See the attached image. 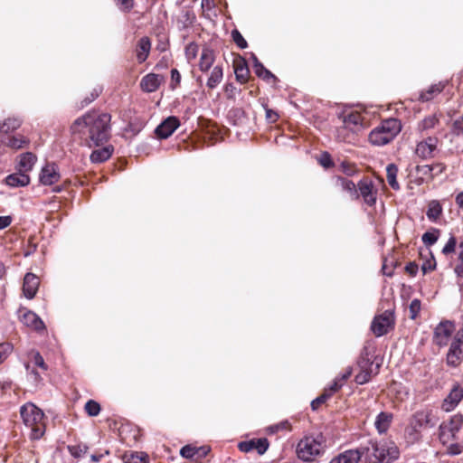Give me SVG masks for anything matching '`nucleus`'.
Listing matches in <instances>:
<instances>
[{
	"label": "nucleus",
	"instance_id": "1",
	"mask_svg": "<svg viewBox=\"0 0 463 463\" xmlns=\"http://www.w3.org/2000/svg\"><path fill=\"white\" fill-rule=\"evenodd\" d=\"M110 115L88 112L78 118L71 125L72 134L86 135L94 146H99L109 138Z\"/></svg>",
	"mask_w": 463,
	"mask_h": 463
},
{
	"label": "nucleus",
	"instance_id": "2",
	"mask_svg": "<svg viewBox=\"0 0 463 463\" xmlns=\"http://www.w3.org/2000/svg\"><path fill=\"white\" fill-rule=\"evenodd\" d=\"M365 463L391 462L399 458V449L393 442L369 440L360 447Z\"/></svg>",
	"mask_w": 463,
	"mask_h": 463
},
{
	"label": "nucleus",
	"instance_id": "3",
	"mask_svg": "<svg viewBox=\"0 0 463 463\" xmlns=\"http://www.w3.org/2000/svg\"><path fill=\"white\" fill-rule=\"evenodd\" d=\"M338 118L342 122L335 134L339 141L351 143L354 135L364 128V118L358 111L345 110L339 114Z\"/></svg>",
	"mask_w": 463,
	"mask_h": 463
},
{
	"label": "nucleus",
	"instance_id": "4",
	"mask_svg": "<svg viewBox=\"0 0 463 463\" xmlns=\"http://www.w3.org/2000/svg\"><path fill=\"white\" fill-rule=\"evenodd\" d=\"M326 448V439L322 434L303 437L296 448L298 458L303 461H312L323 455Z\"/></svg>",
	"mask_w": 463,
	"mask_h": 463
},
{
	"label": "nucleus",
	"instance_id": "5",
	"mask_svg": "<svg viewBox=\"0 0 463 463\" xmlns=\"http://www.w3.org/2000/svg\"><path fill=\"white\" fill-rule=\"evenodd\" d=\"M21 417L25 426L31 429V439H39L45 431L43 411L32 402H27L20 409Z\"/></svg>",
	"mask_w": 463,
	"mask_h": 463
},
{
	"label": "nucleus",
	"instance_id": "6",
	"mask_svg": "<svg viewBox=\"0 0 463 463\" xmlns=\"http://www.w3.org/2000/svg\"><path fill=\"white\" fill-rule=\"evenodd\" d=\"M401 129L402 126L398 119H386L371 131L369 141L373 146H384L390 143L400 133Z\"/></svg>",
	"mask_w": 463,
	"mask_h": 463
},
{
	"label": "nucleus",
	"instance_id": "7",
	"mask_svg": "<svg viewBox=\"0 0 463 463\" xmlns=\"http://www.w3.org/2000/svg\"><path fill=\"white\" fill-rule=\"evenodd\" d=\"M463 426V416L455 414L449 420L444 421L439 425V439L443 445H447L456 439L457 433Z\"/></svg>",
	"mask_w": 463,
	"mask_h": 463
},
{
	"label": "nucleus",
	"instance_id": "8",
	"mask_svg": "<svg viewBox=\"0 0 463 463\" xmlns=\"http://www.w3.org/2000/svg\"><path fill=\"white\" fill-rule=\"evenodd\" d=\"M394 326V317L392 311L386 310L376 316L371 325V329L375 336L380 337L386 335Z\"/></svg>",
	"mask_w": 463,
	"mask_h": 463
},
{
	"label": "nucleus",
	"instance_id": "9",
	"mask_svg": "<svg viewBox=\"0 0 463 463\" xmlns=\"http://www.w3.org/2000/svg\"><path fill=\"white\" fill-rule=\"evenodd\" d=\"M438 417L431 411H420L413 415L411 424L417 430L423 427H434L438 423Z\"/></svg>",
	"mask_w": 463,
	"mask_h": 463
},
{
	"label": "nucleus",
	"instance_id": "10",
	"mask_svg": "<svg viewBox=\"0 0 463 463\" xmlns=\"http://www.w3.org/2000/svg\"><path fill=\"white\" fill-rule=\"evenodd\" d=\"M357 187L358 194L362 196L364 202L369 206L374 205L376 203L377 189L373 186L372 181L363 179L358 183Z\"/></svg>",
	"mask_w": 463,
	"mask_h": 463
},
{
	"label": "nucleus",
	"instance_id": "11",
	"mask_svg": "<svg viewBox=\"0 0 463 463\" xmlns=\"http://www.w3.org/2000/svg\"><path fill=\"white\" fill-rule=\"evenodd\" d=\"M454 331V324L450 321L440 322L434 332V342L439 345L444 346L448 344L449 337Z\"/></svg>",
	"mask_w": 463,
	"mask_h": 463
},
{
	"label": "nucleus",
	"instance_id": "12",
	"mask_svg": "<svg viewBox=\"0 0 463 463\" xmlns=\"http://www.w3.org/2000/svg\"><path fill=\"white\" fill-rule=\"evenodd\" d=\"M179 125L180 122L176 117H168L156 128V134L159 138H167L175 131Z\"/></svg>",
	"mask_w": 463,
	"mask_h": 463
},
{
	"label": "nucleus",
	"instance_id": "13",
	"mask_svg": "<svg viewBox=\"0 0 463 463\" xmlns=\"http://www.w3.org/2000/svg\"><path fill=\"white\" fill-rule=\"evenodd\" d=\"M437 145L438 138L430 137L417 144L415 153L423 159L430 158L433 156V153L437 148Z\"/></svg>",
	"mask_w": 463,
	"mask_h": 463
},
{
	"label": "nucleus",
	"instance_id": "14",
	"mask_svg": "<svg viewBox=\"0 0 463 463\" xmlns=\"http://www.w3.org/2000/svg\"><path fill=\"white\" fill-rule=\"evenodd\" d=\"M463 399V388L458 384L455 385L449 395L444 399L442 409L445 411H453Z\"/></svg>",
	"mask_w": 463,
	"mask_h": 463
},
{
	"label": "nucleus",
	"instance_id": "15",
	"mask_svg": "<svg viewBox=\"0 0 463 463\" xmlns=\"http://www.w3.org/2000/svg\"><path fill=\"white\" fill-rule=\"evenodd\" d=\"M60 173L55 164H47L42 168L40 182L44 185H52L60 180Z\"/></svg>",
	"mask_w": 463,
	"mask_h": 463
},
{
	"label": "nucleus",
	"instance_id": "16",
	"mask_svg": "<svg viewBox=\"0 0 463 463\" xmlns=\"http://www.w3.org/2000/svg\"><path fill=\"white\" fill-rule=\"evenodd\" d=\"M21 321L25 326L37 332H42L45 329V325L43 320L33 311H25L21 316Z\"/></svg>",
	"mask_w": 463,
	"mask_h": 463
},
{
	"label": "nucleus",
	"instance_id": "17",
	"mask_svg": "<svg viewBox=\"0 0 463 463\" xmlns=\"http://www.w3.org/2000/svg\"><path fill=\"white\" fill-rule=\"evenodd\" d=\"M40 284L39 278L33 273H27L24 279L23 291L24 296L32 299L37 293Z\"/></svg>",
	"mask_w": 463,
	"mask_h": 463
},
{
	"label": "nucleus",
	"instance_id": "18",
	"mask_svg": "<svg viewBox=\"0 0 463 463\" xmlns=\"http://www.w3.org/2000/svg\"><path fill=\"white\" fill-rule=\"evenodd\" d=\"M1 143L7 147L18 150L26 147L29 145L30 140L26 137L17 134L3 137L1 138Z\"/></svg>",
	"mask_w": 463,
	"mask_h": 463
},
{
	"label": "nucleus",
	"instance_id": "19",
	"mask_svg": "<svg viewBox=\"0 0 463 463\" xmlns=\"http://www.w3.org/2000/svg\"><path fill=\"white\" fill-rule=\"evenodd\" d=\"M393 415L391 412L382 411L375 419L374 427L379 434L386 433L392 422Z\"/></svg>",
	"mask_w": 463,
	"mask_h": 463
},
{
	"label": "nucleus",
	"instance_id": "20",
	"mask_svg": "<svg viewBox=\"0 0 463 463\" xmlns=\"http://www.w3.org/2000/svg\"><path fill=\"white\" fill-rule=\"evenodd\" d=\"M151 50V41L148 37H142L137 42L136 55L138 63H143L148 57Z\"/></svg>",
	"mask_w": 463,
	"mask_h": 463
},
{
	"label": "nucleus",
	"instance_id": "21",
	"mask_svg": "<svg viewBox=\"0 0 463 463\" xmlns=\"http://www.w3.org/2000/svg\"><path fill=\"white\" fill-rule=\"evenodd\" d=\"M161 84V77L155 73H149L143 77L140 82L141 89L146 92L156 91Z\"/></svg>",
	"mask_w": 463,
	"mask_h": 463
},
{
	"label": "nucleus",
	"instance_id": "22",
	"mask_svg": "<svg viewBox=\"0 0 463 463\" xmlns=\"http://www.w3.org/2000/svg\"><path fill=\"white\" fill-rule=\"evenodd\" d=\"M30 183V177L26 173L18 171L17 173L9 175L5 178V184L11 187L25 186Z\"/></svg>",
	"mask_w": 463,
	"mask_h": 463
},
{
	"label": "nucleus",
	"instance_id": "23",
	"mask_svg": "<svg viewBox=\"0 0 463 463\" xmlns=\"http://www.w3.org/2000/svg\"><path fill=\"white\" fill-rule=\"evenodd\" d=\"M463 359L462 348L455 344H450L447 354V364L451 367L458 366Z\"/></svg>",
	"mask_w": 463,
	"mask_h": 463
},
{
	"label": "nucleus",
	"instance_id": "24",
	"mask_svg": "<svg viewBox=\"0 0 463 463\" xmlns=\"http://www.w3.org/2000/svg\"><path fill=\"white\" fill-rule=\"evenodd\" d=\"M335 185L339 188H341L343 191L347 192L352 199H358L359 194L357 191V186L355 184L346 178L344 177H337L335 180Z\"/></svg>",
	"mask_w": 463,
	"mask_h": 463
},
{
	"label": "nucleus",
	"instance_id": "25",
	"mask_svg": "<svg viewBox=\"0 0 463 463\" xmlns=\"http://www.w3.org/2000/svg\"><path fill=\"white\" fill-rule=\"evenodd\" d=\"M36 156L31 152L22 154L18 163V170L24 173L31 171L36 162Z\"/></svg>",
	"mask_w": 463,
	"mask_h": 463
},
{
	"label": "nucleus",
	"instance_id": "26",
	"mask_svg": "<svg viewBox=\"0 0 463 463\" xmlns=\"http://www.w3.org/2000/svg\"><path fill=\"white\" fill-rule=\"evenodd\" d=\"M445 88V84L443 82H439L430 86L427 90H422L420 94V100L425 102L430 101L438 94H439Z\"/></svg>",
	"mask_w": 463,
	"mask_h": 463
},
{
	"label": "nucleus",
	"instance_id": "27",
	"mask_svg": "<svg viewBox=\"0 0 463 463\" xmlns=\"http://www.w3.org/2000/svg\"><path fill=\"white\" fill-rule=\"evenodd\" d=\"M215 60L214 52L209 48H204L201 53L199 68L202 71H207Z\"/></svg>",
	"mask_w": 463,
	"mask_h": 463
},
{
	"label": "nucleus",
	"instance_id": "28",
	"mask_svg": "<svg viewBox=\"0 0 463 463\" xmlns=\"http://www.w3.org/2000/svg\"><path fill=\"white\" fill-rule=\"evenodd\" d=\"M113 150L112 146H107L100 149L94 150L90 155V160L93 163H102L112 156Z\"/></svg>",
	"mask_w": 463,
	"mask_h": 463
},
{
	"label": "nucleus",
	"instance_id": "29",
	"mask_svg": "<svg viewBox=\"0 0 463 463\" xmlns=\"http://www.w3.org/2000/svg\"><path fill=\"white\" fill-rule=\"evenodd\" d=\"M435 168H439V173H442L444 170V166L442 165L436 164L433 165H418L416 167V172L422 179H424V178L432 179L434 177L433 170Z\"/></svg>",
	"mask_w": 463,
	"mask_h": 463
},
{
	"label": "nucleus",
	"instance_id": "30",
	"mask_svg": "<svg viewBox=\"0 0 463 463\" xmlns=\"http://www.w3.org/2000/svg\"><path fill=\"white\" fill-rule=\"evenodd\" d=\"M122 459L124 463H149L148 456L145 452H127Z\"/></svg>",
	"mask_w": 463,
	"mask_h": 463
},
{
	"label": "nucleus",
	"instance_id": "31",
	"mask_svg": "<svg viewBox=\"0 0 463 463\" xmlns=\"http://www.w3.org/2000/svg\"><path fill=\"white\" fill-rule=\"evenodd\" d=\"M397 175H398V167L394 164H389L386 166V178L389 185L393 190H399L400 184L397 181Z\"/></svg>",
	"mask_w": 463,
	"mask_h": 463
},
{
	"label": "nucleus",
	"instance_id": "32",
	"mask_svg": "<svg viewBox=\"0 0 463 463\" xmlns=\"http://www.w3.org/2000/svg\"><path fill=\"white\" fill-rule=\"evenodd\" d=\"M340 456L345 463H358L363 458L360 447L355 449H347L340 453Z\"/></svg>",
	"mask_w": 463,
	"mask_h": 463
},
{
	"label": "nucleus",
	"instance_id": "33",
	"mask_svg": "<svg viewBox=\"0 0 463 463\" xmlns=\"http://www.w3.org/2000/svg\"><path fill=\"white\" fill-rule=\"evenodd\" d=\"M22 120L18 118H8L0 126V133L8 134L20 128Z\"/></svg>",
	"mask_w": 463,
	"mask_h": 463
},
{
	"label": "nucleus",
	"instance_id": "34",
	"mask_svg": "<svg viewBox=\"0 0 463 463\" xmlns=\"http://www.w3.org/2000/svg\"><path fill=\"white\" fill-rule=\"evenodd\" d=\"M368 361H369V359H367L366 362L364 360L360 363V366H361L362 370L355 376V382L358 384H364V383H368L372 377V373H373L372 370H369L366 368V366L368 365Z\"/></svg>",
	"mask_w": 463,
	"mask_h": 463
},
{
	"label": "nucleus",
	"instance_id": "35",
	"mask_svg": "<svg viewBox=\"0 0 463 463\" xmlns=\"http://www.w3.org/2000/svg\"><path fill=\"white\" fill-rule=\"evenodd\" d=\"M223 73L222 69L220 66L213 67L210 77L207 80V86L210 89H214L222 80Z\"/></svg>",
	"mask_w": 463,
	"mask_h": 463
},
{
	"label": "nucleus",
	"instance_id": "36",
	"mask_svg": "<svg viewBox=\"0 0 463 463\" xmlns=\"http://www.w3.org/2000/svg\"><path fill=\"white\" fill-rule=\"evenodd\" d=\"M442 213V207L438 201H431L428 205L427 217L430 220H437Z\"/></svg>",
	"mask_w": 463,
	"mask_h": 463
},
{
	"label": "nucleus",
	"instance_id": "37",
	"mask_svg": "<svg viewBox=\"0 0 463 463\" xmlns=\"http://www.w3.org/2000/svg\"><path fill=\"white\" fill-rule=\"evenodd\" d=\"M439 122L438 118L435 115L426 117L419 125L420 130H428L433 128Z\"/></svg>",
	"mask_w": 463,
	"mask_h": 463
},
{
	"label": "nucleus",
	"instance_id": "38",
	"mask_svg": "<svg viewBox=\"0 0 463 463\" xmlns=\"http://www.w3.org/2000/svg\"><path fill=\"white\" fill-rule=\"evenodd\" d=\"M85 411L91 417L97 416L100 411V405L97 402L90 400L85 404Z\"/></svg>",
	"mask_w": 463,
	"mask_h": 463
},
{
	"label": "nucleus",
	"instance_id": "39",
	"mask_svg": "<svg viewBox=\"0 0 463 463\" xmlns=\"http://www.w3.org/2000/svg\"><path fill=\"white\" fill-rule=\"evenodd\" d=\"M198 448L192 445H185L180 450V455L185 458H195Z\"/></svg>",
	"mask_w": 463,
	"mask_h": 463
},
{
	"label": "nucleus",
	"instance_id": "40",
	"mask_svg": "<svg viewBox=\"0 0 463 463\" xmlns=\"http://www.w3.org/2000/svg\"><path fill=\"white\" fill-rule=\"evenodd\" d=\"M438 230H434V232H427L422 235V241L426 246H431L435 244L438 241Z\"/></svg>",
	"mask_w": 463,
	"mask_h": 463
},
{
	"label": "nucleus",
	"instance_id": "41",
	"mask_svg": "<svg viewBox=\"0 0 463 463\" xmlns=\"http://www.w3.org/2000/svg\"><path fill=\"white\" fill-rule=\"evenodd\" d=\"M254 71L257 76L264 80L275 79V76L269 70H267L262 63H258L256 65V69H254Z\"/></svg>",
	"mask_w": 463,
	"mask_h": 463
},
{
	"label": "nucleus",
	"instance_id": "42",
	"mask_svg": "<svg viewBox=\"0 0 463 463\" xmlns=\"http://www.w3.org/2000/svg\"><path fill=\"white\" fill-rule=\"evenodd\" d=\"M236 79L243 83L247 80L249 75V70L245 65H237L235 67Z\"/></svg>",
	"mask_w": 463,
	"mask_h": 463
},
{
	"label": "nucleus",
	"instance_id": "43",
	"mask_svg": "<svg viewBox=\"0 0 463 463\" xmlns=\"http://www.w3.org/2000/svg\"><path fill=\"white\" fill-rule=\"evenodd\" d=\"M421 308L420 301L419 299H413L409 306L410 317L415 319Z\"/></svg>",
	"mask_w": 463,
	"mask_h": 463
},
{
	"label": "nucleus",
	"instance_id": "44",
	"mask_svg": "<svg viewBox=\"0 0 463 463\" xmlns=\"http://www.w3.org/2000/svg\"><path fill=\"white\" fill-rule=\"evenodd\" d=\"M88 447L86 445L70 446L69 451L75 458H80L87 453Z\"/></svg>",
	"mask_w": 463,
	"mask_h": 463
},
{
	"label": "nucleus",
	"instance_id": "45",
	"mask_svg": "<svg viewBox=\"0 0 463 463\" xmlns=\"http://www.w3.org/2000/svg\"><path fill=\"white\" fill-rule=\"evenodd\" d=\"M269 448V441L267 439H254V449L258 451L259 454H264Z\"/></svg>",
	"mask_w": 463,
	"mask_h": 463
},
{
	"label": "nucleus",
	"instance_id": "46",
	"mask_svg": "<svg viewBox=\"0 0 463 463\" xmlns=\"http://www.w3.org/2000/svg\"><path fill=\"white\" fill-rule=\"evenodd\" d=\"M198 53L197 44L191 43L185 47V56L188 61L195 59Z\"/></svg>",
	"mask_w": 463,
	"mask_h": 463
},
{
	"label": "nucleus",
	"instance_id": "47",
	"mask_svg": "<svg viewBox=\"0 0 463 463\" xmlns=\"http://www.w3.org/2000/svg\"><path fill=\"white\" fill-rule=\"evenodd\" d=\"M232 36L234 41V43L240 47L241 49H245L247 47V42L243 38V36L240 33L239 31L233 30L232 32Z\"/></svg>",
	"mask_w": 463,
	"mask_h": 463
},
{
	"label": "nucleus",
	"instance_id": "48",
	"mask_svg": "<svg viewBox=\"0 0 463 463\" xmlns=\"http://www.w3.org/2000/svg\"><path fill=\"white\" fill-rule=\"evenodd\" d=\"M328 398H330V393L328 392H324L320 396H318L317 399L312 401V402H311L312 409L317 410Z\"/></svg>",
	"mask_w": 463,
	"mask_h": 463
},
{
	"label": "nucleus",
	"instance_id": "49",
	"mask_svg": "<svg viewBox=\"0 0 463 463\" xmlns=\"http://www.w3.org/2000/svg\"><path fill=\"white\" fill-rule=\"evenodd\" d=\"M32 360L34 363V364L43 370H47V365L44 363V360L41 354L39 352H33L32 354Z\"/></svg>",
	"mask_w": 463,
	"mask_h": 463
},
{
	"label": "nucleus",
	"instance_id": "50",
	"mask_svg": "<svg viewBox=\"0 0 463 463\" xmlns=\"http://www.w3.org/2000/svg\"><path fill=\"white\" fill-rule=\"evenodd\" d=\"M447 446H448L447 452L449 455H452V456L458 455L463 451L462 446L459 445L458 443L449 442V444H447Z\"/></svg>",
	"mask_w": 463,
	"mask_h": 463
},
{
	"label": "nucleus",
	"instance_id": "51",
	"mask_svg": "<svg viewBox=\"0 0 463 463\" xmlns=\"http://www.w3.org/2000/svg\"><path fill=\"white\" fill-rule=\"evenodd\" d=\"M456 244H457V241H456L455 237L451 236L449 239L446 245L443 247L442 252L446 255L453 252L455 250Z\"/></svg>",
	"mask_w": 463,
	"mask_h": 463
},
{
	"label": "nucleus",
	"instance_id": "52",
	"mask_svg": "<svg viewBox=\"0 0 463 463\" xmlns=\"http://www.w3.org/2000/svg\"><path fill=\"white\" fill-rule=\"evenodd\" d=\"M319 163L322 166L326 168H328L333 165L331 156L327 152H324L323 154H321Z\"/></svg>",
	"mask_w": 463,
	"mask_h": 463
},
{
	"label": "nucleus",
	"instance_id": "53",
	"mask_svg": "<svg viewBox=\"0 0 463 463\" xmlns=\"http://www.w3.org/2000/svg\"><path fill=\"white\" fill-rule=\"evenodd\" d=\"M239 449L242 452H250L254 449V439L248 441H241L238 445Z\"/></svg>",
	"mask_w": 463,
	"mask_h": 463
},
{
	"label": "nucleus",
	"instance_id": "54",
	"mask_svg": "<svg viewBox=\"0 0 463 463\" xmlns=\"http://www.w3.org/2000/svg\"><path fill=\"white\" fill-rule=\"evenodd\" d=\"M12 347L8 344L0 345V363L5 361L10 354Z\"/></svg>",
	"mask_w": 463,
	"mask_h": 463
},
{
	"label": "nucleus",
	"instance_id": "55",
	"mask_svg": "<svg viewBox=\"0 0 463 463\" xmlns=\"http://www.w3.org/2000/svg\"><path fill=\"white\" fill-rule=\"evenodd\" d=\"M453 132L454 134L459 136L463 135V118L460 117L457 118L453 123Z\"/></svg>",
	"mask_w": 463,
	"mask_h": 463
},
{
	"label": "nucleus",
	"instance_id": "56",
	"mask_svg": "<svg viewBox=\"0 0 463 463\" xmlns=\"http://www.w3.org/2000/svg\"><path fill=\"white\" fill-rule=\"evenodd\" d=\"M117 5L121 10L129 11L134 5V0H116Z\"/></svg>",
	"mask_w": 463,
	"mask_h": 463
},
{
	"label": "nucleus",
	"instance_id": "57",
	"mask_svg": "<svg viewBox=\"0 0 463 463\" xmlns=\"http://www.w3.org/2000/svg\"><path fill=\"white\" fill-rule=\"evenodd\" d=\"M435 268H436V263L433 259L424 261L421 266V269L424 274L433 270Z\"/></svg>",
	"mask_w": 463,
	"mask_h": 463
},
{
	"label": "nucleus",
	"instance_id": "58",
	"mask_svg": "<svg viewBox=\"0 0 463 463\" xmlns=\"http://www.w3.org/2000/svg\"><path fill=\"white\" fill-rule=\"evenodd\" d=\"M342 383H340L339 379H335L333 383L324 390V392H328L330 393V397L337 392L342 387Z\"/></svg>",
	"mask_w": 463,
	"mask_h": 463
},
{
	"label": "nucleus",
	"instance_id": "59",
	"mask_svg": "<svg viewBox=\"0 0 463 463\" xmlns=\"http://www.w3.org/2000/svg\"><path fill=\"white\" fill-rule=\"evenodd\" d=\"M451 344H455L457 346L462 347V345H463V329L458 330Z\"/></svg>",
	"mask_w": 463,
	"mask_h": 463
},
{
	"label": "nucleus",
	"instance_id": "60",
	"mask_svg": "<svg viewBox=\"0 0 463 463\" xmlns=\"http://www.w3.org/2000/svg\"><path fill=\"white\" fill-rule=\"evenodd\" d=\"M405 270L407 273H409L411 276H415L418 272V265L415 262H409L405 266Z\"/></svg>",
	"mask_w": 463,
	"mask_h": 463
},
{
	"label": "nucleus",
	"instance_id": "61",
	"mask_svg": "<svg viewBox=\"0 0 463 463\" xmlns=\"http://www.w3.org/2000/svg\"><path fill=\"white\" fill-rule=\"evenodd\" d=\"M12 222V218L10 216H0V230H3L8 227Z\"/></svg>",
	"mask_w": 463,
	"mask_h": 463
},
{
	"label": "nucleus",
	"instance_id": "62",
	"mask_svg": "<svg viewBox=\"0 0 463 463\" xmlns=\"http://www.w3.org/2000/svg\"><path fill=\"white\" fill-rule=\"evenodd\" d=\"M209 451H210V449L207 447H199L198 453L196 455L195 459L197 460V459L204 458L209 453Z\"/></svg>",
	"mask_w": 463,
	"mask_h": 463
},
{
	"label": "nucleus",
	"instance_id": "63",
	"mask_svg": "<svg viewBox=\"0 0 463 463\" xmlns=\"http://www.w3.org/2000/svg\"><path fill=\"white\" fill-rule=\"evenodd\" d=\"M202 7L206 10H212L214 7V0H202Z\"/></svg>",
	"mask_w": 463,
	"mask_h": 463
},
{
	"label": "nucleus",
	"instance_id": "64",
	"mask_svg": "<svg viewBox=\"0 0 463 463\" xmlns=\"http://www.w3.org/2000/svg\"><path fill=\"white\" fill-rule=\"evenodd\" d=\"M266 117H267V118L269 120L274 122V121L277 120L279 116H278V114L275 111H273L271 109H267L266 110Z\"/></svg>",
	"mask_w": 463,
	"mask_h": 463
}]
</instances>
